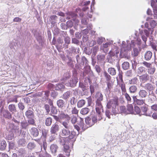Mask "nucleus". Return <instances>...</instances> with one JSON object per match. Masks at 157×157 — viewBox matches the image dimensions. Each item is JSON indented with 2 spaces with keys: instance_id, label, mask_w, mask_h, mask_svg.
I'll return each mask as SVG.
<instances>
[{
  "instance_id": "46",
  "label": "nucleus",
  "mask_w": 157,
  "mask_h": 157,
  "mask_svg": "<svg viewBox=\"0 0 157 157\" xmlns=\"http://www.w3.org/2000/svg\"><path fill=\"white\" fill-rule=\"evenodd\" d=\"M85 103V101L84 100H79L77 103V106L78 108H80L83 106Z\"/></svg>"
},
{
  "instance_id": "24",
  "label": "nucleus",
  "mask_w": 157,
  "mask_h": 157,
  "mask_svg": "<svg viewBox=\"0 0 157 157\" xmlns=\"http://www.w3.org/2000/svg\"><path fill=\"white\" fill-rule=\"evenodd\" d=\"M152 53L150 51H147L144 55V58L146 60H149L152 57Z\"/></svg>"
},
{
  "instance_id": "54",
  "label": "nucleus",
  "mask_w": 157,
  "mask_h": 157,
  "mask_svg": "<svg viewBox=\"0 0 157 157\" xmlns=\"http://www.w3.org/2000/svg\"><path fill=\"white\" fill-rule=\"evenodd\" d=\"M51 111L52 114H56L57 113V109L54 106H51Z\"/></svg>"
},
{
  "instance_id": "48",
  "label": "nucleus",
  "mask_w": 157,
  "mask_h": 157,
  "mask_svg": "<svg viewBox=\"0 0 157 157\" xmlns=\"http://www.w3.org/2000/svg\"><path fill=\"white\" fill-rule=\"evenodd\" d=\"M120 85L122 93H125L126 92V89L125 88V85L123 82Z\"/></svg>"
},
{
  "instance_id": "53",
  "label": "nucleus",
  "mask_w": 157,
  "mask_h": 157,
  "mask_svg": "<svg viewBox=\"0 0 157 157\" xmlns=\"http://www.w3.org/2000/svg\"><path fill=\"white\" fill-rule=\"evenodd\" d=\"M125 97L128 101V103H131V98L129 95L127 93H125L124 95Z\"/></svg>"
},
{
  "instance_id": "51",
  "label": "nucleus",
  "mask_w": 157,
  "mask_h": 157,
  "mask_svg": "<svg viewBox=\"0 0 157 157\" xmlns=\"http://www.w3.org/2000/svg\"><path fill=\"white\" fill-rule=\"evenodd\" d=\"M145 71V68L143 67H139L137 70V73L139 74H142L143 72Z\"/></svg>"
},
{
  "instance_id": "27",
  "label": "nucleus",
  "mask_w": 157,
  "mask_h": 157,
  "mask_svg": "<svg viewBox=\"0 0 157 157\" xmlns=\"http://www.w3.org/2000/svg\"><path fill=\"white\" fill-rule=\"evenodd\" d=\"M60 119L62 120L66 119L67 120L69 121L70 120V117L67 114H65L64 113H61L59 115Z\"/></svg>"
},
{
  "instance_id": "25",
  "label": "nucleus",
  "mask_w": 157,
  "mask_h": 157,
  "mask_svg": "<svg viewBox=\"0 0 157 157\" xmlns=\"http://www.w3.org/2000/svg\"><path fill=\"white\" fill-rule=\"evenodd\" d=\"M71 93L70 91H68L64 93L62 96L63 98L65 100L68 99L71 96Z\"/></svg>"
},
{
  "instance_id": "23",
  "label": "nucleus",
  "mask_w": 157,
  "mask_h": 157,
  "mask_svg": "<svg viewBox=\"0 0 157 157\" xmlns=\"http://www.w3.org/2000/svg\"><path fill=\"white\" fill-rule=\"evenodd\" d=\"M8 109L13 114L17 111L16 107L14 104L10 105L8 106Z\"/></svg>"
},
{
  "instance_id": "37",
  "label": "nucleus",
  "mask_w": 157,
  "mask_h": 157,
  "mask_svg": "<svg viewBox=\"0 0 157 157\" xmlns=\"http://www.w3.org/2000/svg\"><path fill=\"white\" fill-rule=\"evenodd\" d=\"M89 109L87 107L82 108L80 110V113L82 115L87 114L89 112Z\"/></svg>"
},
{
  "instance_id": "20",
  "label": "nucleus",
  "mask_w": 157,
  "mask_h": 157,
  "mask_svg": "<svg viewBox=\"0 0 157 157\" xmlns=\"http://www.w3.org/2000/svg\"><path fill=\"white\" fill-rule=\"evenodd\" d=\"M139 96L140 98H145L147 94V92L145 90H140L138 93Z\"/></svg>"
},
{
  "instance_id": "30",
  "label": "nucleus",
  "mask_w": 157,
  "mask_h": 157,
  "mask_svg": "<svg viewBox=\"0 0 157 157\" xmlns=\"http://www.w3.org/2000/svg\"><path fill=\"white\" fill-rule=\"evenodd\" d=\"M10 125L13 126L12 129L13 132L18 134L20 133V130L19 126H14L13 124H10Z\"/></svg>"
},
{
  "instance_id": "36",
  "label": "nucleus",
  "mask_w": 157,
  "mask_h": 157,
  "mask_svg": "<svg viewBox=\"0 0 157 157\" xmlns=\"http://www.w3.org/2000/svg\"><path fill=\"white\" fill-rule=\"evenodd\" d=\"M6 146V142L5 140L0 141V149L2 150H4Z\"/></svg>"
},
{
  "instance_id": "13",
  "label": "nucleus",
  "mask_w": 157,
  "mask_h": 157,
  "mask_svg": "<svg viewBox=\"0 0 157 157\" xmlns=\"http://www.w3.org/2000/svg\"><path fill=\"white\" fill-rule=\"evenodd\" d=\"M71 129L63 128L61 134L62 136H67L69 137V135L70 134V129Z\"/></svg>"
},
{
  "instance_id": "16",
  "label": "nucleus",
  "mask_w": 157,
  "mask_h": 157,
  "mask_svg": "<svg viewBox=\"0 0 157 157\" xmlns=\"http://www.w3.org/2000/svg\"><path fill=\"white\" fill-rule=\"evenodd\" d=\"M57 105L59 108L63 109L65 107V102L62 99H59L57 101Z\"/></svg>"
},
{
  "instance_id": "35",
  "label": "nucleus",
  "mask_w": 157,
  "mask_h": 157,
  "mask_svg": "<svg viewBox=\"0 0 157 157\" xmlns=\"http://www.w3.org/2000/svg\"><path fill=\"white\" fill-rule=\"evenodd\" d=\"M98 113V116L99 117V118H98V119H97V117L96 116H94V117H92V119H91L92 122L93 123V125L94 124L95 122H97V120H100L102 119V118L101 117V113L100 115H99L98 113Z\"/></svg>"
},
{
  "instance_id": "44",
  "label": "nucleus",
  "mask_w": 157,
  "mask_h": 157,
  "mask_svg": "<svg viewBox=\"0 0 157 157\" xmlns=\"http://www.w3.org/2000/svg\"><path fill=\"white\" fill-rule=\"evenodd\" d=\"M77 98L76 97H73L71 98L70 100V104L71 105H73L76 104L77 101Z\"/></svg>"
},
{
  "instance_id": "10",
  "label": "nucleus",
  "mask_w": 157,
  "mask_h": 157,
  "mask_svg": "<svg viewBox=\"0 0 157 157\" xmlns=\"http://www.w3.org/2000/svg\"><path fill=\"white\" fill-rule=\"evenodd\" d=\"M59 130V126L58 124L55 123L53 124L50 129V132L52 133L55 134Z\"/></svg>"
},
{
  "instance_id": "41",
  "label": "nucleus",
  "mask_w": 157,
  "mask_h": 157,
  "mask_svg": "<svg viewBox=\"0 0 157 157\" xmlns=\"http://www.w3.org/2000/svg\"><path fill=\"white\" fill-rule=\"evenodd\" d=\"M71 122L72 124H74L77 121V117L75 115H72L70 117Z\"/></svg>"
},
{
  "instance_id": "47",
  "label": "nucleus",
  "mask_w": 157,
  "mask_h": 157,
  "mask_svg": "<svg viewBox=\"0 0 157 157\" xmlns=\"http://www.w3.org/2000/svg\"><path fill=\"white\" fill-rule=\"evenodd\" d=\"M64 86L62 83L56 85L55 87V89L56 90H61L64 88Z\"/></svg>"
},
{
  "instance_id": "14",
  "label": "nucleus",
  "mask_w": 157,
  "mask_h": 157,
  "mask_svg": "<svg viewBox=\"0 0 157 157\" xmlns=\"http://www.w3.org/2000/svg\"><path fill=\"white\" fill-rule=\"evenodd\" d=\"M149 75L147 74L143 75L140 76V79L141 81L145 82L149 79Z\"/></svg>"
},
{
  "instance_id": "64",
  "label": "nucleus",
  "mask_w": 157,
  "mask_h": 157,
  "mask_svg": "<svg viewBox=\"0 0 157 157\" xmlns=\"http://www.w3.org/2000/svg\"><path fill=\"white\" fill-rule=\"evenodd\" d=\"M57 19V17L56 15H52L50 17L49 20L51 21L52 24L54 22L53 20H56Z\"/></svg>"
},
{
  "instance_id": "7",
  "label": "nucleus",
  "mask_w": 157,
  "mask_h": 157,
  "mask_svg": "<svg viewBox=\"0 0 157 157\" xmlns=\"http://www.w3.org/2000/svg\"><path fill=\"white\" fill-rule=\"evenodd\" d=\"M151 112L147 109L146 105H144L142 107L140 116L142 115L147 116H151Z\"/></svg>"
},
{
  "instance_id": "1",
  "label": "nucleus",
  "mask_w": 157,
  "mask_h": 157,
  "mask_svg": "<svg viewBox=\"0 0 157 157\" xmlns=\"http://www.w3.org/2000/svg\"><path fill=\"white\" fill-rule=\"evenodd\" d=\"M141 44V40L138 38L136 40H132L131 41V43H127V45L125 41H123L121 46V51L120 54V57H123L126 54V52L131 50L132 48L133 49V50L132 52V56L135 57L137 56L139 53L138 49H140Z\"/></svg>"
},
{
  "instance_id": "9",
  "label": "nucleus",
  "mask_w": 157,
  "mask_h": 157,
  "mask_svg": "<svg viewBox=\"0 0 157 157\" xmlns=\"http://www.w3.org/2000/svg\"><path fill=\"white\" fill-rule=\"evenodd\" d=\"M69 121H59V122L62 125V127H63V128L71 129L72 127Z\"/></svg>"
},
{
  "instance_id": "60",
  "label": "nucleus",
  "mask_w": 157,
  "mask_h": 157,
  "mask_svg": "<svg viewBox=\"0 0 157 157\" xmlns=\"http://www.w3.org/2000/svg\"><path fill=\"white\" fill-rule=\"evenodd\" d=\"M18 144L21 146H24L25 145V140L22 139L19 140L18 141Z\"/></svg>"
},
{
  "instance_id": "45",
  "label": "nucleus",
  "mask_w": 157,
  "mask_h": 157,
  "mask_svg": "<svg viewBox=\"0 0 157 157\" xmlns=\"http://www.w3.org/2000/svg\"><path fill=\"white\" fill-rule=\"evenodd\" d=\"M138 81L137 78L136 77H135L129 80L128 83L130 84H137Z\"/></svg>"
},
{
  "instance_id": "21",
  "label": "nucleus",
  "mask_w": 157,
  "mask_h": 157,
  "mask_svg": "<svg viewBox=\"0 0 157 157\" xmlns=\"http://www.w3.org/2000/svg\"><path fill=\"white\" fill-rule=\"evenodd\" d=\"M127 111L128 113L135 114L133 105L132 104H128L127 105Z\"/></svg>"
},
{
  "instance_id": "55",
  "label": "nucleus",
  "mask_w": 157,
  "mask_h": 157,
  "mask_svg": "<svg viewBox=\"0 0 157 157\" xmlns=\"http://www.w3.org/2000/svg\"><path fill=\"white\" fill-rule=\"evenodd\" d=\"M74 24V22L72 20H69L67 22V28H71L72 27Z\"/></svg>"
},
{
  "instance_id": "33",
  "label": "nucleus",
  "mask_w": 157,
  "mask_h": 157,
  "mask_svg": "<svg viewBox=\"0 0 157 157\" xmlns=\"http://www.w3.org/2000/svg\"><path fill=\"white\" fill-rule=\"evenodd\" d=\"M21 127L22 129H26L29 126V124L26 121H23L21 122Z\"/></svg>"
},
{
  "instance_id": "58",
  "label": "nucleus",
  "mask_w": 157,
  "mask_h": 157,
  "mask_svg": "<svg viewBox=\"0 0 157 157\" xmlns=\"http://www.w3.org/2000/svg\"><path fill=\"white\" fill-rule=\"evenodd\" d=\"M155 69L154 67H151L148 69V73L151 75H153L155 72Z\"/></svg>"
},
{
  "instance_id": "42",
  "label": "nucleus",
  "mask_w": 157,
  "mask_h": 157,
  "mask_svg": "<svg viewBox=\"0 0 157 157\" xmlns=\"http://www.w3.org/2000/svg\"><path fill=\"white\" fill-rule=\"evenodd\" d=\"M52 118L50 117L47 118L45 121V124L47 126H50L52 123Z\"/></svg>"
},
{
  "instance_id": "4",
  "label": "nucleus",
  "mask_w": 157,
  "mask_h": 157,
  "mask_svg": "<svg viewBox=\"0 0 157 157\" xmlns=\"http://www.w3.org/2000/svg\"><path fill=\"white\" fill-rule=\"evenodd\" d=\"M118 98H115L113 99L110 100L107 104V109H110L112 108V112L113 114L117 113V110L116 109V105H117Z\"/></svg>"
},
{
  "instance_id": "57",
  "label": "nucleus",
  "mask_w": 157,
  "mask_h": 157,
  "mask_svg": "<svg viewBox=\"0 0 157 157\" xmlns=\"http://www.w3.org/2000/svg\"><path fill=\"white\" fill-rule=\"evenodd\" d=\"M120 110L122 113L128 114L127 109H126L125 106H121L120 107Z\"/></svg>"
},
{
  "instance_id": "6",
  "label": "nucleus",
  "mask_w": 157,
  "mask_h": 157,
  "mask_svg": "<svg viewBox=\"0 0 157 157\" xmlns=\"http://www.w3.org/2000/svg\"><path fill=\"white\" fill-rule=\"evenodd\" d=\"M142 87H144V89L148 91L149 94H153V91L155 88V86L150 83H147L144 86H142Z\"/></svg>"
},
{
  "instance_id": "40",
  "label": "nucleus",
  "mask_w": 157,
  "mask_h": 157,
  "mask_svg": "<svg viewBox=\"0 0 157 157\" xmlns=\"http://www.w3.org/2000/svg\"><path fill=\"white\" fill-rule=\"evenodd\" d=\"M129 63L127 62H124L122 65V68L125 70L128 69L129 67Z\"/></svg>"
},
{
  "instance_id": "63",
  "label": "nucleus",
  "mask_w": 157,
  "mask_h": 157,
  "mask_svg": "<svg viewBox=\"0 0 157 157\" xmlns=\"http://www.w3.org/2000/svg\"><path fill=\"white\" fill-rule=\"evenodd\" d=\"M59 142L60 145L63 146L67 143V142H66L65 141L64 139L63 138H60L59 139Z\"/></svg>"
},
{
  "instance_id": "31",
  "label": "nucleus",
  "mask_w": 157,
  "mask_h": 157,
  "mask_svg": "<svg viewBox=\"0 0 157 157\" xmlns=\"http://www.w3.org/2000/svg\"><path fill=\"white\" fill-rule=\"evenodd\" d=\"M50 150L53 153H56V152L58 147L56 144H52L50 146Z\"/></svg>"
},
{
  "instance_id": "38",
  "label": "nucleus",
  "mask_w": 157,
  "mask_h": 157,
  "mask_svg": "<svg viewBox=\"0 0 157 157\" xmlns=\"http://www.w3.org/2000/svg\"><path fill=\"white\" fill-rule=\"evenodd\" d=\"M105 115L107 117L109 118H110L112 116H113V114L112 112H111V110L110 109H107L105 111Z\"/></svg>"
},
{
  "instance_id": "12",
  "label": "nucleus",
  "mask_w": 157,
  "mask_h": 157,
  "mask_svg": "<svg viewBox=\"0 0 157 157\" xmlns=\"http://www.w3.org/2000/svg\"><path fill=\"white\" fill-rule=\"evenodd\" d=\"M110 44V43L109 42H106L101 46L100 49L102 50L104 53H106L109 50L108 48Z\"/></svg>"
},
{
  "instance_id": "52",
  "label": "nucleus",
  "mask_w": 157,
  "mask_h": 157,
  "mask_svg": "<svg viewBox=\"0 0 157 157\" xmlns=\"http://www.w3.org/2000/svg\"><path fill=\"white\" fill-rule=\"evenodd\" d=\"M27 147L29 149H32L35 147L36 145L34 143L30 142L28 144Z\"/></svg>"
},
{
  "instance_id": "17",
  "label": "nucleus",
  "mask_w": 157,
  "mask_h": 157,
  "mask_svg": "<svg viewBox=\"0 0 157 157\" xmlns=\"http://www.w3.org/2000/svg\"><path fill=\"white\" fill-rule=\"evenodd\" d=\"M31 134L34 137L37 136L39 135L38 129L35 128H32L30 130Z\"/></svg>"
},
{
  "instance_id": "62",
  "label": "nucleus",
  "mask_w": 157,
  "mask_h": 157,
  "mask_svg": "<svg viewBox=\"0 0 157 157\" xmlns=\"http://www.w3.org/2000/svg\"><path fill=\"white\" fill-rule=\"evenodd\" d=\"M118 77L121 82H123V73L122 71H119V72Z\"/></svg>"
},
{
  "instance_id": "39",
  "label": "nucleus",
  "mask_w": 157,
  "mask_h": 157,
  "mask_svg": "<svg viewBox=\"0 0 157 157\" xmlns=\"http://www.w3.org/2000/svg\"><path fill=\"white\" fill-rule=\"evenodd\" d=\"M108 72L112 75H114L116 74V70L114 68H108Z\"/></svg>"
},
{
  "instance_id": "59",
  "label": "nucleus",
  "mask_w": 157,
  "mask_h": 157,
  "mask_svg": "<svg viewBox=\"0 0 157 157\" xmlns=\"http://www.w3.org/2000/svg\"><path fill=\"white\" fill-rule=\"evenodd\" d=\"M42 95H44V97H45L46 99H48V97L49 95V91L47 90L46 91H43L42 92Z\"/></svg>"
},
{
  "instance_id": "28",
  "label": "nucleus",
  "mask_w": 157,
  "mask_h": 157,
  "mask_svg": "<svg viewBox=\"0 0 157 157\" xmlns=\"http://www.w3.org/2000/svg\"><path fill=\"white\" fill-rule=\"evenodd\" d=\"M85 123L88 126H86L87 128L93 125V123L92 122L91 119L89 117H87L85 119Z\"/></svg>"
},
{
  "instance_id": "18",
  "label": "nucleus",
  "mask_w": 157,
  "mask_h": 157,
  "mask_svg": "<svg viewBox=\"0 0 157 157\" xmlns=\"http://www.w3.org/2000/svg\"><path fill=\"white\" fill-rule=\"evenodd\" d=\"M115 54L113 53V51H110L109 53V55L107 56V59L108 62L109 63H111L112 62V59L113 57L114 56Z\"/></svg>"
},
{
  "instance_id": "32",
  "label": "nucleus",
  "mask_w": 157,
  "mask_h": 157,
  "mask_svg": "<svg viewBox=\"0 0 157 157\" xmlns=\"http://www.w3.org/2000/svg\"><path fill=\"white\" fill-rule=\"evenodd\" d=\"M137 90V88L135 85L131 86L129 88V91L131 93H136Z\"/></svg>"
},
{
  "instance_id": "8",
  "label": "nucleus",
  "mask_w": 157,
  "mask_h": 157,
  "mask_svg": "<svg viewBox=\"0 0 157 157\" xmlns=\"http://www.w3.org/2000/svg\"><path fill=\"white\" fill-rule=\"evenodd\" d=\"M78 79L76 77H73L67 82L65 84L66 86L68 87H75L76 86L78 82Z\"/></svg>"
},
{
  "instance_id": "2",
  "label": "nucleus",
  "mask_w": 157,
  "mask_h": 157,
  "mask_svg": "<svg viewBox=\"0 0 157 157\" xmlns=\"http://www.w3.org/2000/svg\"><path fill=\"white\" fill-rule=\"evenodd\" d=\"M150 25L152 28L151 29L146 28L144 30H139V33L141 35L142 39L144 43L142 45L143 48H145L146 46V42L147 40V38L149 36L150 32L152 33L153 32V29L156 26L157 23L154 20H151L150 22Z\"/></svg>"
},
{
  "instance_id": "49",
  "label": "nucleus",
  "mask_w": 157,
  "mask_h": 157,
  "mask_svg": "<svg viewBox=\"0 0 157 157\" xmlns=\"http://www.w3.org/2000/svg\"><path fill=\"white\" fill-rule=\"evenodd\" d=\"M63 147V150L66 153H69L70 152L69 147L67 143L64 145Z\"/></svg>"
},
{
  "instance_id": "34",
  "label": "nucleus",
  "mask_w": 157,
  "mask_h": 157,
  "mask_svg": "<svg viewBox=\"0 0 157 157\" xmlns=\"http://www.w3.org/2000/svg\"><path fill=\"white\" fill-rule=\"evenodd\" d=\"M79 132L76 133L74 131H72L70 132V134L69 135L68 138L70 139H72L74 138L75 136H76L77 135H78Z\"/></svg>"
},
{
  "instance_id": "3",
  "label": "nucleus",
  "mask_w": 157,
  "mask_h": 157,
  "mask_svg": "<svg viewBox=\"0 0 157 157\" xmlns=\"http://www.w3.org/2000/svg\"><path fill=\"white\" fill-rule=\"evenodd\" d=\"M95 98L96 99V110L97 113L100 115L101 112H103V111L101 104V101L103 99V95L101 93L97 92L95 95Z\"/></svg>"
},
{
  "instance_id": "26",
  "label": "nucleus",
  "mask_w": 157,
  "mask_h": 157,
  "mask_svg": "<svg viewBox=\"0 0 157 157\" xmlns=\"http://www.w3.org/2000/svg\"><path fill=\"white\" fill-rule=\"evenodd\" d=\"M105 55L99 54L97 56L98 61L101 63L104 62L105 60Z\"/></svg>"
},
{
  "instance_id": "61",
  "label": "nucleus",
  "mask_w": 157,
  "mask_h": 157,
  "mask_svg": "<svg viewBox=\"0 0 157 157\" xmlns=\"http://www.w3.org/2000/svg\"><path fill=\"white\" fill-rule=\"evenodd\" d=\"M81 60V62L80 63H81V65H83L84 64H86L87 60L85 56H83L82 57Z\"/></svg>"
},
{
  "instance_id": "29",
  "label": "nucleus",
  "mask_w": 157,
  "mask_h": 157,
  "mask_svg": "<svg viewBox=\"0 0 157 157\" xmlns=\"http://www.w3.org/2000/svg\"><path fill=\"white\" fill-rule=\"evenodd\" d=\"M151 46L153 50L154 55L155 56L156 53L157 52V41L151 43Z\"/></svg>"
},
{
  "instance_id": "56",
  "label": "nucleus",
  "mask_w": 157,
  "mask_h": 157,
  "mask_svg": "<svg viewBox=\"0 0 157 157\" xmlns=\"http://www.w3.org/2000/svg\"><path fill=\"white\" fill-rule=\"evenodd\" d=\"M134 111L135 113V114H140H140H141V110L137 106L135 107Z\"/></svg>"
},
{
  "instance_id": "22",
  "label": "nucleus",
  "mask_w": 157,
  "mask_h": 157,
  "mask_svg": "<svg viewBox=\"0 0 157 157\" xmlns=\"http://www.w3.org/2000/svg\"><path fill=\"white\" fill-rule=\"evenodd\" d=\"M25 115L27 118L34 117L33 112L30 110H28L26 112Z\"/></svg>"
},
{
  "instance_id": "43",
  "label": "nucleus",
  "mask_w": 157,
  "mask_h": 157,
  "mask_svg": "<svg viewBox=\"0 0 157 157\" xmlns=\"http://www.w3.org/2000/svg\"><path fill=\"white\" fill-rule=\"evenodd\" d=\"M71 76V75L69 72L65 73L63 76V78L61 79L62 81H65L67 79L69 78Z\"/></svg>"
},
{
  "instance_id": "15",
  "label": "nucleus",
  "mask_w": 157,
  "mask_h": 157,
  "mask_svg": "<svg viewBox=\"0 0 157 157\" xmlns=\"http://www.w3.org/2000/svg\"><path fill=\"white\" fill-rule=\"evenodd\" d=\"M80 128H81L82 131H84L85 129L87 128L86 125H85L84 123L83 119L81 117H80L79 122L78 123Z\"/></svg>"
},
{
  "instance_id": "11",
  "label": "nucleus",
  "mask_w": 157,
  "mask_h": 157,
  "mask_svg": "<svg viewBox=\"0 0 157 157\" xmlns=\"http://www.w3.org/2000/svg\"><path fill=\"white\" fill-rule=\"evenodd\" d=\"M67 19H71V20L73 21L75 19V18L77 17V15L75 13L71 12H69L67 13Z\"/></svg>"
},
{
  "instance_id": "50",
  "label": "nucleus",
  "mask_w": 157,
  "mask_h": 157,
  "mask_svg": "<svg viewBox=\"0 0 157 157\" xmlns=\"http://www.w3.org/2000/svg\"><path fill=\"white\" fill-rule=\"evenodd\" d=\"M34 117L29 118L28 120V123L29 125V124L32 125H34L35 124V120L34 119Z\"/></svg>"
},
{
  "instance_id": "19",
  "label": "nucleus",
  "mask_w": 157,
  "mask_h": 157,
  "mask_svg": "<svg viewBox=\"0 0 157 157\" xmlns=\"http://www.w3.org/2000/svg\"><path fill=\"white\" fill-rule=\"evenodd\" d=\"M133 99L135 103L137 105H141L144 103V101L143 100L138 99L136 96H133Z\"/></svg>"
},
{
  "instance_id": "5",
  "label": "nucleus",
  "mask_w": 157,
  "mask_h": 157,
  "mask_svg": "<svg viewBox=\"0 0 157 157\" xmlns=\"http://www.w3.org/2000/svg\"><path fill=\"white\" fill-rule=\"evenodd\" d=\"M1 116H3L6 118L10 119L12 117L11 114L7 110L3 109V107L0 109Z\"/></svg>"
}]
</instances>
